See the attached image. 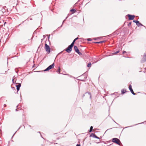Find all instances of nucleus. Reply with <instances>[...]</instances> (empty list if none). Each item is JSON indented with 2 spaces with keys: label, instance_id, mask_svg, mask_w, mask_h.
<instances>
[{
  "label": "nucleus",
  "instance_id": "1",
  "mask_svg": "<svg viewBox=\"0 0 146 146\" xmlns=\"http://www.w3.org/2000/svg\"><path fill=\"white\" fill-rule=\"evenodd\" d=\"M73 45L71 44L69 46L68 48L65 49V51L68 53H70L72 51V48L73 46Z\"/></svg>",
  "mask_w": 146,
  "mask_h": 146
},
{
  "label": "nucleus",
  "instance_id": "2",
  "mask_svg": "<svg viewBox=\"0 0 146 146\" xmlns=\"http://www.w3.org/2000/svg\"><path fill=\"white\" fill-rule=\"evenodd\" d=\"M112 141L114 143H115L118 145H120V141L117 138H113L112 139Z\"/></svg>",
  "mask_w": 146,
  "mask_h": 146
},
{
  "label": "nucleus",
  "instance_id": "3",
  "mask_svg": "<svg viewBox=\"0 0 146 146\" xmlns=\"http://www.w3.org/2000/svg\"><path fill=\"white\" fill-rule=\"evenodd\" d=\"M74 48L75 52L78 53L79 55H82V53L79 52V50L76 46H74Z\"/></svg>",
  "mask_w": 146,
  "mask_h": 146
},
{
  "label": "nucleus",
  "instance_id": "4",
  "mask_svg": "<svg viewBox=\"0 0 146 146\" xmlns=\"http://www.w3.org/2000/svg\"><path fill=\"white\" fill-rule=\"evenodd\" d=\"M54 65L53 63L51 65L49 66L48 68H46V71H48V70L51 69L52 68H54Z\"/></svg>",
  "mask_w": 146,
  "mask_h": 146
},
{
  "label": "nucleus",
  "instance_id": "5",
  "mask_svg": "<svg viewBox=\"0 0 146 146\" xmlns=\"http://www.w3.org/2000/svg\"><path fill=\"white\" fill-rule=\"evenodd\" d=\"M127 16L129 17V19L130 20L133 19L135 17V16L134 15H132L129 14H128Z\"/></svg>",
  "mask_w": 146,
  "mask_h": 146
},
{
  "label": "nucleus",
  "instance_id": "6",
  "mask_svg": "<svg viewBox=\"0 0 146 146\" xmlns=\"http://www.w3.org/2000/svg\"><path fill=\"white\" fill-rule=\"evenodd\" d=\"M46 52L47 53L49 54L50 52V47L47 44H46Z\"/></svg>",
  "mask_w": 146,
  "mask_h": 146
},
{
  "label": "nucleus",
  "instance_id": "7",
  "mask_svg": "<svg viewBox=\"0 0 146 146\" xmlns=\"http://www.w3.org/2000/svg\"><path fill=\"white\" fill-rule=\"evenodd\" d=\"M129 88L130 91L131 93L133 95H135V94L132 88V86L131 85H130L129 86Z\"/></svg>",
  "mask_w": 146,
  "mask_h": 146
},
{
  "label": "nucleus",
  "instance_id": "8",
  "mask_svg": "<svg viewBox=\"0 0 146 146\" xmlns=\"http://www.w3.org/2000/svg\"><path fill=\"white\" fill-rule=\"evenodd\" d=\"M146 61V53L144 54L143 57L141 60V62L142 63Z\"/></svg>",
  "mask_w": 146,
  "mask_h": 146
},
{
  "label": "nucleus",
  "instance_id": "9",
  "mask_svg": "<svg viewBox=\"0 0 146 146\" xmlns=\"http://www.w3.org/2000/svg\"><path fill=\"white\" fill-rule=\"evenodd\" d=\"M21 86V84L19 83L18 85H16V87L17 88V91L19 90Z\"/></svg>",
  "mask_w": 146,
  "mask_h": 146
},
{
  "label": "nucleus",
  "instance_id": "10",
  "mask_svg": "<svg viewBox=\"0 0 146 146\" xmlns=\"http://www.w3.org/2000/svg\"><path fill=\"white\" fill-rule=\"evenodd\" d=\"M91 136H92L93 137H94V138H97V139H99V137H98L97 136H96V135L94 134V133H92L91 135Z\"/></svg>",
  "mask_w": 146,
  "mask_h": 146
},
{
  "label": "nucleus",
  "instance_id": "11",
  "mask_svg": "<svg viewBox=\"0 0 146 146\" xmlns=\"http://www.w3.org/2000/svg\"><path fill=\"white\" fill-rule=\"evenodd\" d=\"M70 11L72 12V13H74L76 12V11L74 9H72L70 10Z\"/></svg>",
  "mask_w": 146,
  "mask_h": 146
},
{
  "label": "nucleus",
  "instance_id": "12",
  "mask_svg": "<svg viewBox=\"0 0 146 146\" xmlns=\"http://www.w3.org/2000/svg\"><path fill=\"white\" fill-rule=\"evenodd\" d=\"M105 42V40H103V41H100V42H95V43H98V44L102 43H103V42Z\"/></svg>",
  "mask_w": 146,
  "mask_h": 146
},
{
  "label": "nucleus",
  "instance_id": "13",
  "mask_svg": "<svg viewBox=\"0 0 146 146\" xmlns=\"http://www.w3.org/2000/svg\"><path fill=\"white\" fill-rule=\"evenodd\" d=\"M78 37H77L76 38H75L74 40L72 42V43H71V44H72L73 45H74V43L78 39Z\"/></svg>",
  "mask_w": 146,
  "mask_h": 146
},
{
  "label": "nucleus",
  "instance_id": "14",
  "mask_svg": "<svg viewBox=\"0 0 146 146\" xmlns=\"http://www.w3.org/2000/svg\"><path fill=\"white\" fill-rule=\"evenodd\" d=\"M133 22L135 23L137 25L139 26L138 25V24L139 23V21H138L134 20L133 21Z\"/></svg>",
  "mask_w": 146,
  "mask_h": 146
},
{
  "label": "nucleus",
  "instance_id": "15",
  "mask_svg": "<svg viewBox=\"0 0 146 146\" xmlns=\"http://www.w3.org/2000/svg\"><path fill=\"white\" fill-rule=\"evenodd\" d=\"M126 92V90L124 89H122L121 91V93L122 94H124Z\"/></svg>",
  "mask_w": 146,
  "mask_h": 146
},
{
  "label": "nucleus",
  "instance_id": "16",
  "mask_svg": "<svg viewBox=\"0 0 146 146\" xmlns=\"http://www.w3.org/2000/svg\"><path fill=\"white\" fill-rule=\"evenodd\" d=\"M93 127L92 126H91L90 127V129L89 130V132H92V129H93Z\"/></svg>",
  "mask_w": 146,
  "mask_h": 146
},
{
  "label": "nucleus",
  "instance_id": "17",
  "mask_svg": "<svg viewBox=\"0 0 146 146\" xmlns=\"http://www.w3.org/2000/svg\"><path fill=\"white\" fill-rule=\"evenodd\" d=\"M91 66V63L90 62H89L88 63V64L87 65V67H90Z\"/></svg>",
  "mask_w": 146,
  "mask_h": 146
},
{
  "label": "nucleus",
  "instance_id": "18",
  "mask_svg": "<svg viewBox=\"0 0 146 146\" xmlns=\"http://www.w3.org/2000/svg\"><path fill=\"white\" fill-rule=\"evenodd\" d=\"M60 68L59 67H58V70L57 71V73H58V74H60Z\"/></svg>",
  "mask_w": 146,
  "mask_h": 146
},
{
  "label": "nucleus",
  "instance_id": "19",
  "mask_svg": "<svg viewBox=\"0 0 146 146\" xmlns=\"http://www.w3.org/2000/svg\"><path fill=\"white\" fill-rule=\"evenodd\" d=\"M88 93L90 95V98H91V94L90 93V92H88Z\"/></svg>",
  "mask_w": 146,
  "mask_h": 146
},
{
  "label": "nucleus",
  "instance_id": "20",
  "mask_svg": "<svg viewBox=\"0 0 146 146\" xmlns=\"http://www.w3.org/2000/svg\"><path fill=\"white\" fill-rule=\"evenodd\" d=\"M131 22L129 23V24H128V26H129L130 25H131Z\"/></svg>",
  "mask_w": 146,
  "mask_h": 146
},
{
  "label": "nucleus",
  "instance_id": "21",
  "mask_svg": "<svg viewBox=\"0 0 146 146\" xmlns=\"http://www.w3.org/2000/svg\"><path fill=\"white\" fill-rule=\"evenodd\" d=\"M138 24L140 26H143V25L141 23H139Z\"/></svg>",
  "mask_w": 146,
  "mask_h": 146
},
{
  "label": "nucleus",
  "instance_id": "22",
  "mask_svg": "<svg viewBox=\"0 0 146 146\" xmlns=\"http://www.w3.org/2000/svg\"><path fill=\"white\" fill-rule=\"evenodd\" d=\"M119 51H117V52H115V53L117 54V53H119Z\"/></svg>",
  "mask_w": 146,
  "mask_h": 146
},
{
  "label": "nucleus",
  "instance_id": "23",
  "mask_svg": "<svg viewBox=\"0 0 146 146\" xmlns=\"http://www.w3.org/2000/svg\"><path fill=\"white\" fill-rule=\"evenodd\" d=\"M126 51H123V54H124V53H126Z\"/></svg>",
  "mask_w": 146,
  "mask_h": 146
},
{
  "label": "nucleus",
  "instance_id": "24",
  "mask_svg": "<svg viewBox=\"0 0 146 146\" xmlns=\"http://www.w3.org/2000/svg\"><path fill=\"white\" fill-rule=\"evenodd\" d=\"M76 146H80V144H77Z\"/></svg>",
  "mask_w": 146,
  "mask_h": 146
},
{
  "label": "nucleus",
  "instance_id": "25",
  "mask_svg": "<svg viewBox=\"0 0 146 146\" xmlns=\"http://www.w3.org/2000/svg\"><path fill=\"white\" fill-rule=\"evenodd\" d=\"M88 41H91V40L90 39V38H88Z\"/></svg>",
  "mask_w": 146,
  "mask_h": 146
},
{
  "label": "nucleus",
  "instance_id": "26",
  "mask_svg": "<svg viewBox=\"0 0 146 146\" xmlns=\"http://www.w3.org/2000/svg\"><path fill=\"white\" fill-rule=\"evenodd\" d=\"M44 48L46 49V43L44 44Z\"/></svg>",
  "mask_w": 146,
  "mask_h": 146
},
{
  "label": "nucleus",
  "instance_id": "27",
  "mask_svg": "<svg viewBox=\"0 0 146 146\" xmlns=\"http://www.w3.org/2000/svg\"><path fill=\"white\" fill-rule=\"evenodd\" d=\"M44 71H46V69H45V70H43Z\"/></svg>",
  "mask_w": 146,
  "mask_h": 146
},
{
  "label": "nucleus",
  "instance_id": "28",
  "mask_svg": "<svg viewBox=\"0 0 146 146\" xmlns=\"http://www.w3.org/2000/svg\"><path fill=\"white\" fill-rule=\"evenodd\" d=\"M6 23V22H5L4 24V25H5V24Z\"/></svg>",
  "mask_w": 146,
  "mask_h": 146
},
{
  "label": "nucleus",
  "instance_id": "29",
  "mask_svg": "<svg viewBox=\"0 0 146 146\" xmlns=\"http://www.w3.org/2000/svg\"><path fill=\"white\" fill-rule=\"evenodd\" d=\"M85 96V95L84 94L83 96V97H84Z\"/></svg>",
  "mask_w": 146,
  "mask_h": 146
},
{
  "label": "nucleus",
  "instance_id": "30",
  "mask_svg": "<svg viewBox=\"0 0 146 146\" xmlns=\"http://www.w3.org/2000/svg\"><path fill=\"white\" fill-rule=\"evenodd\" d=\"M40 71H37V72H40Z\"/></svg>",
  "mask_w": 146,
  "mask_h": 146
},
{
  "label": "nucleus",
  "instance_id": "31",
  "mask_svg": "<svg viewBox=\"0 0 146 146\" xmlns=\"http://www.w3.org/2000/svg\"><path fill=\"white\" fill-rule=\"evenodd\" d=\"M16 111H17V109H16Z\"/></svg>",
  "mask_w": 146,
  "mask_h": 146
},
{
  "label": "nucleus",
  "instance_id": "32",
  "mask_svg": "<svg viewBox=\"0 0 146 146\" xmlns=\"http://www.w3.org/2000/svg\"><path fill=\"white\" fill-rule=\"evenodd\" d=\"M49 36L48 37V39H49Z\"/></svg>",
  "mask_w": 146,
  "mask_h": 146
},
{
  "label": "nucleus",
  "instance_id": "33",
  "mask_svg": "<svg viewBox=\"0 0 146 146\" xmlns=\"http://www.w3.org/2000/svg\"><path fill=\"white\" fill-rule=\"evenodd\" d=\"M5 105L6 106V105H5H5H4V106H5Z\"/></svg>",
  "mask_w": 146,
  "mask_h": 146
}]
</instances>
